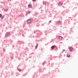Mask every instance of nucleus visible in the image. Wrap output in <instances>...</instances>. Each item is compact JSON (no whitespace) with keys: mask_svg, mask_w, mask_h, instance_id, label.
Returning a JSON list of instances; mask_svg holds the SVG:
<instances>
[{"mask_svg":"<svg viewBox=\"0 0 78 78\" xmlns=\"http://www.w3.org/2000/svg\"><path fill=\"white\" fill-rule=\"evenodd\" d=\"M32 21H31V20L30 19H29L27 20V23L28 24H29V23H31Z\"/></svg>","mask_w":78,"mask_h":78,"instance_id":"f257e3e1","label":"nucleus"},{"mask_svg":"<svg viewBox=\"0 0 78 78\" xmlns=\"http://www.w3.org/2000/svg\"><path fill=\"white\" fill-rule=\"evenodd\" d=\"M29 8H33V5L31 4H29L28 5Z\"/></svg>","mask_w":78,"mask_h":78,"instance_id":"f03ea898","label":"nucleus"},{"mask_svg":"<svg viewBox=\"0 0 78 78\" xmlns=\"http://www.w3.org/2000/svg\"><path fill=\"white\" fill-rule=\"evenodd\" d=\"M57 37L58 38V39H60V40H62V37L61 36H57Z\"/></svg>","mask_w":78,"mask_h":78,"instance_id":"7ed1b4c3","label":"nucleus"},{"mask_svg":"<svg viewBox=\"0 0 78 78\" xmlns=\"http://www.w3.org/2000/svg\"><path fill=\"white\" fill-rule=\"evenodd\" d=\"M55 47H56V46H52L51 47V48L52 50H53V49H54V48H55Z\"/></svg>","mask_w":78,"mask_h":78,"instance_id":"20e7f679","label":"nucleus"},{"mask_svg":"<svg viewBox=\"0 0 78 78\" xmlns=\"http://www.w3.org/2000/svg\"><path fill=\"white\" fill-rule=\"evenodd\" d=\"M57 23H59V24H61V21H57Z\"/></svg>","mask_w":78,"mask_h":78,"instance_id":"39448f33","label":"nucleus"},{"mask_svg":"<svg viewBox=\"0 0 78 78\" xmlns=\"http://www.w3.org/2000/svg\"><path fill=\"white\" fill-rule=\"evenodd\" d=\"M43 5H46V2H45L44 1L43 2Z\"/></svg>","mask_w":78,"mask_h":78,"instance_id":"423d86ee","label":"nucleus"},{"mask_svg":"<svg viewBox=\"0 0 78 78\" xmlns=\"http://www.w3.org/2000/svg\"><path fill=\"white\" fill-rule=\"evenodd\" d=\"M62 4H63V3H61V2H60V3H59V5H62Z\"/></svg>","mask_w":78,"mask_h":78,"instance_id":"0eeeda50","label":"nucleus"},{"mask_svg":"<svg viewBox=\"0 0 78 78\" xmlns=\"http://www.w3.org/2000/svg\"><path fill=\"white\" fill-rule=\"evenodd\" d=\"M0 17H2V15L0 14Z\"/></svg>","mask_w":78,"mask_h":78,"instance_id":"6e6552de","label":"nucleus"},{"mask_svg":"<svg viewBox=\"0 0 78 78\" xmlns=\"http://www.w3.org/2000/svg\"><path fill=\"white\" fill-rule=\"evenodd\" d=\"M18 70H19V71L20 72H21V69H18Z\"/></svg>","mask_w":78,"mask_h":78,"instance_id":"1a4fd4ad","label":"nucleus"},{"mask_svg":"<svg viewBox=\"0 0 78 78\" xmlns=\"http://www.w3.org/2000/svg\"><path fill=\"white\" fill-rule=\"evenodd\" d=\"M37 45L35 46V48H37Z\"/></svg>","mask_w":78,"mask_h":78,"instance_id":"9d476101","label":"nucleus"},{"mask_svg":"<svg viewBox=\"0 0 78 78\" xmlns=\"http://www.w3.org/2000/svg\"><path fill=\"white\" fill-rule=\"evenodd\" d=\"M32 1H33V2H34V1H35V0H32Z\"/></svg>","mask_w":78,"mask_h":78,"instance_id":"9b49d317","label":"nucleus"},{"mask_svg":"<svg viewBox=\"0 0 78 78\" xmlns=\"http://www.w3.org/2000/svg\"><path fill=\"white\" fill-rule=\"evenodd\" d=\"M63 8H64V7L63 6Z\"/></svg>","mask_w":78,"mask_h":78,"instance_id":"f8f14e48","label":"nucleus"},{"mask_svg":"<svg viewBox=\"0 0 78 78\" xmlns=\"http://www.w3.org/2000/svg\"><path fill=\"white\" fill-rule=\"evenodd\" d=\"M49 22H51V21H49Z\"/></svg>","mask_w":78,"mask_h":78,"instance_id":"ddd939ff","label":"nucleus"},{"mask_svg":"<svg viewBox=\"0 0 78 78\" xmlns=\"http://www.w3.org/2000/svg\"><path fill=\"white\" fill-rule=\"evenodd\" d=\"M34 33H35V32H34Z\"/></svg>","mask_w":78,"mask_h":78,"instance_id":"4468645a","label":"nucleus"}]
</instances>
